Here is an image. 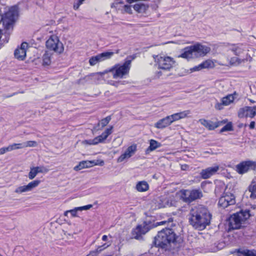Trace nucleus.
<instances>
[{"instance_id": "obj_34", "label": "nucleus", "mask_w": 256, "mask_h": 256, "mask_svg": "<svg viewBox=\"0 0 256 256\" xmlns=\"http://www.w3.org/2000/svg\"><path fill=\"white\" fill-rule=\"evenodd\" d=\"M249 190L251 192L250 197L256 198V183H254L249 188Z\"/></svg>"}, {"instance_id": "obj_43", "label": "nucleus", "mask_w": 256, "mask_h": 256, "mask_svg": "<svg viewBox=\"0 0 256 256\" xmlns=\"http://www.w3.org/2000/svg\"><path fill=\"white\" fill-rule=\"evenodd\" d=\"M10 146L12 147V150H18V149H20V148H23V146H22V143H20V144H10Z\"/></svg>"}, {"instance_id": "obj_20", "label": "nucleus", "mask_w": 256, "mask_h": 256, "mask_svg": "<svg viewBox=\"0 0 256 256\" xmlns=\"http://www.w3.org/2000/svg\"><path fill=\"white\" fill-rule=\"evenodd\" d=\"M200 122L203 126L208 128L209 130H213L218 127L222 124L226 122L223 121L214 122L210 120H200Z\"/></svg>"}, {"instance_id": "obj_55", "label": "nucleus", "mask_w": 256, "mask_h": 256, "mask_svg": "<svg viewBox=\"0 0 256 256\" xmlns=\"http://www.w3.org/2000/svg\"><path fill=\"white\" fill-rule=\"evenodd\" d=\"M68 212H68V210H67V211L65 212H64V216H67V214H68Z\"/></svg>"}, {"instance_id": "obj_3", "label": "nucleus", "mask_w": 256, "mask_h": 256, "mask_svg": "<svg viewBox=\"0 0 256 256\" xmlns=\"http://www.w3.org/2000/svg\"><path fill=\"white\" fill-rule=\"evenodd\" d=\"M210 51V48L200 43L186 47L179 57L187 60L196 58L206 56Z\"/></svg>"}, {"instance_id": "obj_5", "label": "nucleus", "mask_w": 256, "mask_h": 256, "mask_svg": "<svg viewBox=\"0 0 256 256\" xmlns=\"http://www.w3.org/2000/svg\"><path fill=\"white\" fill-rule=\"evenodd\" d=\"M18 16V8L15 6L6 8L4 14L0 10V24H2L5 28L9 29L17 20Z\"/></svg>"}, {"instance_id": "obj_11", "label": "nucleus", "mask_w": 256, "mask_h": 256, "mask_svg": "<svg viewBox=\"0 0 256 256\" xmlns=\"http://www.w3.org/2000/svg\"><path fill=\"white\" fill-rule=\"evenodd\" d=\"M113 126L106 128L102 134L94 138V139L87 140L83 142L84 144L89 145H96L99 143L102 142L112 133Z\"/></svg>"}, {"instance_id": "obj_17", "label": "nucleus", "mask_w": 256, "mask_h": 256, "mask_svg": "<svg viewBox=\"0 0 256 256\" xmlns=\"http://www.w3.org/2000/svg\"><path fill=\"white\" fill-rule=\"evenodd\" d=\"M40 180H36L30 182L26 186H20L17 188L14 192L16 194H22V192L31 191L33 188H36L40 184Z\"/></svg>"}, {"instance_id": "obj_23", "label": "nucleus", "mask_w": 256, "mask_h": 256, "mask_svg": "<svg viewBox=\"0 0 256 256\" xmlns=\"http://www.w3.org/2000/svg\"><path fill=\"white\" fill-rule=\"evenodd\" d=\"M111 117L108 116L104 118L94 128V130L96 131L99 130L106 126L110 122Z\"/></svg>"}, {"instance_id": "obj_52", "label": "nucleus", "mask_w": 256, "mask_h": 256, "mask_svg": "<svg viewBox=\"0 0 256 256\" xmlns=\"http://www.w3.org/2000/svg\"><path fill=\"white\" fill-rule=\"evenodd\" d=\"M5 153H6V150H5L4 147L0 148V154H4Z\"/></svg>"}, {"instance_id": "obj_32", "label": "nucleus", "mask_w": 256, "mask_h": 256, "mask_svg": "<svg viewBox=\"0 0 256 256\" xmlns=\"http://www.w3.org/2000/svg\"><path fill=\"white\" fill-rule=\"evenodd\" d=\"M238 252L244 256H256V250H238Z\"/></svg>"}, {"instance_id": "obj_8", "label": "nucleus", "mask_w": 256, "mask_h": 256, "mask_svg": "<svg viewBox=\"0 0 256 256\" xmlns=\"http://www.w3.org/2000/svg\"><path fill=\"white\" fill-rule=\"evenodd\" d=\"M156 62L158 64V68L162 70L158 72V77L162 75V70L169 71L174 66L175 64L174 60L170 56H156Z\"/></svg>"}, {"instance_id": "obj_57", "label": "nucleus", "mask_w": 256, "mask_h": 256, "mask_svg": "<svg viewBox=\"0 0 256 256\" xmlns=\"http://www.w3.org/2000/svg\"><path fill=\"white\" fill-rule=\"evenodd\" d=\"M2 120V118L0 116V122Z\"/></svg>"}, {"instance_id": "obj_12", "label": "nucleus", "mask_w": 256, "mask_h": 256, "mask_svg": "<svg viewBox=\"0 0 256 256\" xmlns=\"http://www.w3.org/2000/svg\"><path fill=\"white\" fill-rule=\"evenodd\" d=\"M256 168V162L248 160L240 162L236 166V171L240 174H243L249 170H254Z\"/></svg>"}, {"instance_id": "obj_14", "label": "nucleus", "mask_w": 256, "mask_h": 256, "mask_svg": "<svg viewBox=\"0 0 256 256\" xmlns=\"http://www.w3.org/2000/svg\"><path fill=\"white\" fill-rule=\"evenodd\" d=\"M104 162L103 160H84L82 161L74 168V170H78L84 168H90L93 166L100 165L103 166Z\"/></svg>"}, {"instance_id": "obj_41", "label": "nucleus", "mask_w": 256, "mask_h": 256, "mask_svg": "<svg viewBox=\"0 0 256 256\" xmlns=\"http://www.w3.org/2000/svg\"><path fill=\"white\" fill-rule=\"evenodd\" d=\"M38 173H46L48 171V170L44 166H40L34 167Z\"/></svg>"}, {"instance_id": "obj_36", "label": "nucleus", "mask_w": 256, "mask_h": 256, "mask_svg": "<svg viewBox=\"0 0 256 256\" xmlns=\"http://www.w3.org/2000/svg\"><path fill=\"white\" fill-rule=\"evenodd\" d=\"M100 62L101 61L98 54L92 57L89 60V62L90 66H94Z\"/></svg>"}, {"instance_id": "obj_18", "label": "nucleus", "mask_w": 256, "mask_h": 256, "mask_svg": "<svg viewBox=\"0 0 256 256\" xmlns=\"http://www.w3.org/2000/svg\"><path fill=\"white\" fill-rule=\"evenodd\" d=\"M28 44L24 42L21 44L20 47L16 48L14 51V56L19 60H24L26 56V48Z\"/></svg>"}, {"instance_id": "obj_2", "label": "nucleus", "mask_w": 256, "mask_h": 256, "mask_svg": "<svg viewBox=\"0 0 256 256\" xmlns=\"http://www.w3.org/2000/svg\"><path fill=\"white\" fill-rule=\"evenodd\" d=\"M180 240V238L172 229L166 228L158 232L154 243L156 248L160 247L166 250L174 248Z\"/></svg>"}, {"instance_id": "obj_21", "label": "nucleus", "mask_w": 256, "mask_h": 256, "mask_svg": "<svg viewBox=\"0 0 256 256\" xmlns=\"http://www.w3.org/2000/svg\"><path fill=\"white\" fill-rule=\"evenodd\" d=\"M171 122L168 116L158 120L155 124L154 126L158 128H164L171 124Z\"/></svg>"}, {"instance_id": "obj_49", "label": "nucleus", "mask_w": 256, "mask_h": 256, "mask_svg": "<svg viewBox=\"0 0 256 256\" xmlns=\"http://www.w3.org/2000/svg\"><path fill=\"white\" fill-rule=\"evenodd\" d=\"M254 126H255V122L254 121L251 122L250 123V124L249 126L250 128L254 129Z\"/></svg>"}, {"instance_id": "obj_9", "label": "nucleus", "mask_w": 256, "mask_h": 256, "mask_svg": "<svg viewBox=\"0 0 256 256\" xmlns=\"http://www.w3.org/2000/svg\"><path fill=\"white\" fill-rule=\"evenodd\" d=\"M180 199L186 203H190L202 196V194L198 190H182L180 192Z\"/></svg>"}, {"instance_id": "obj_7", "label": "nucleus", "mask_w": 256, "mask_h": 256, "mask_svg": "<svg viewBox=\"0 0 256 256\" xmlns=\"http://www.w3.org/2000/svg\"><path fill=\"white\" fill-rule=\"evenodd\" d=\"M249 210H240L232 215L229 218L230 229H239L244 226L246 221L250 218Z\"/></svg>"}, {"instance_id": "obj_24", "label": "nucleus", "mask_w": 256, "mask_h": 256, "mask_svg": "<svg viewBox=\"0 0 256 256\" xmlns=\"http://www.w3.org/2000/svg\"><path fill=\"white\" fill-rule=\"evenodd\" d=\"M230 50L236 55H239L244 50V46L242 44H232L230 48Z\"/></svg>"}, {"instance_id": "obj_26", "label": "nucleus", "mask_w": 256, "mask_h": 256, "mask_svg": "<svg viewBox=\"0 0 256 256\" xmlns=\"http://www.w3.org/2000/svg\"><path fill=\"white\" fill-rule=\"evenodd\" d=\"M136 189L140 192H146L148 190L149 186L146 181H140L136 185Z\"/></svg>"}, {"instance_id": "obj_51", "label": "nucleus", "mask_w": 256, "mask_h": 256, "mask_svg": "<svg viewBox=\"0 0 256 256\" xmlns=\"http://www.w3.org/2000/svg\"><path fill=\"white\" fill-rule=\"evenodd\" d=\"M235 59H236V60H237V61H238V64H240V63L242 62V61L240 60V59H238V58H234L232 59V60H231V61H230V62H232V64H234L235 63L234 62H232V61H234V60Z\"/></svg>"}, {"instance_id": "obj_35", "label": "nucleus", "mask_w": 256, "mask_h": 256, "mask_svg": "<svg viewBox=\"0 0 256 256\" xmlns=\"http://www.w3.org/2000/svg\"><path fill=\"white\" fill-rule=\"evenodd\" d=\"M202 68H212L214 66V64L210 60H206L202 64H200Z\"/></svg>"}, {"instance_id": "obj_13", "label": "nucleus", "mask_w": 256, "mask_h": 256, "mask_svg": "<svg viewBox=\"0 0 256 256\" xmlns=\"http://www.w3.org/2000/svg\"><path fill=\"white\" fill-rule=\"evenodd\" d=\"M235 203L236 200L234 195L230 194H226L224 196L220 197L218 200V205L220 207L225 208L228 206L234 204Z\"/></svg>"}, {"instance_id": "obj_15", "label": "nucleus", "mask_w": 256, "mask_h": 256, "mask_svg": "<svg viewBox=\"0 0 256 256\" xmlns=\"http://www.w3.org/2000/svg\"><path fill=\"white\" fill-rule=\"evenodd\" d=\"M256 115V106H245L240 108L238 116L240 118L249 117L253 118Z\"/></svg>"}, {"instance_id": "obj_28", "label": "nucleus", "mask_w": 256, "mask_h": 256, "mask_svg": "<svg viewBox=\"0 0 256 256\" xmlns=\"http://www.w3.org/2000/svg\"><path fill=\"white\" fill-rule=\"evenodd\" d=\"M236 93L234 92L233 94H228L226 96L222 98V102H223V104H224V106H228L232 103L236 98Z\"/></svg>"}, {"instance_id": "obj_38", "label": "nucleus", "mask_w": 256, "mask_h": 256, "mask_svg": "<svg viewBox=\"0 0 256 256\" xmlns=\"http://www.w3.org/2000/svg\"><path fill=\"white\" fill-rule=\"evenodd\" d=\"M108 246L106 245V244L104 245L99 246L97 249L96 251H93L91 252H90L87 256H96V255L97 252L101 251L102 250L106 248Z\"/></svg>"}, {"instance_id": "obj_19", "label": "nucleus", "mask_w": 256, "mask_h": 256, "mask_svg": "<svg viewBox=\"0 0 256 256\" xmlns=\"http://www.w3.org/2000/svg\"><path fill=\"white\" fill-rule=\"evenodd\" d=\"M219 166L216 165L202 170L200 174L203 178L206 179L213 176L218 170Z\"/></svg>"}, {"instance_id": "obj_30", "label": "nucleus", "mask_w": 256, "mask_h": 256, "mask_svg": "<svg viewBox=\"0 0 256 256\" xmlns=\"http://www.w3.org/2000/svg\"><path fill=\"white\" fill-rule=\"evenodd\" d=\"M52 54L49 51H46L42 56V64L44 66H48L51 62Z\"/></svg>"}, {"instance_id": "obj_16", "label": "nucleus", "mask_w": 256, "mask_h": 256, "mask_svg": "<svg viewBox=\"0 0 256 256\" xmlns=\"http://www.w3.org/2000/svg\"><path fill=\"white\" fill-rule=\"evenodd\" d=\"M137 150V146L134 144L128 146L124 153L122 154L118 158L117 162H121L125 160H128L132 156Z\"/></svg>"}, {"instance_id": "obj_54", "label": "nucleus", "mask_w": 256, "mask_h": 256, "mask_svg": "<svg viewBox=\"0 0 256 256\" xmlns=\"http://www.w3.org/2000/svg\"><path fill=\"white\" fill-rule=\"evenodd\" d=\"M248 100L252 104L253 103H254L255 102V101H254V100H251V99H248Z\"/></svg>"}, {"instance_id": "obj_1", "label": "nucleus", "mask_w": 256, "mask_h": 256, "mask_svg": "<svg viewBox=\"0 0 256 256\" xmlns=\"http://www.w3.org/2000/svg\"><path fill=\"white\" fill-rule=\"evenodd\" d=\"M212 215L206 208L198 206L190 210L188 214V221L194 228L202 230L210 222Z\"/></svg>"}, {"instance_id": "obj_53", "label": "nucleus", "mask_w": 256, "mask_h": 256, "mask_svg": "<svg viewBox=\"0 0 256 256\" xmlns=\"http://www.w3.org/2000/svg\"><path fill=\"white\" fill-rule=\"evenodd\" d=\"M102 240L103 241H106L108 240V236L106 235H104L102 237Z\"/></svg>"}, {"instance_id": "obj_25", "label": "nucleus", "mask_w": 256, "mask_h": 256, "mask_svg": "<svg viewBox=\"0 0 256 256\" xmlns=\"http://www.w3.org/2000/svg\"><path fill=\"white\" fill-rule=\"evenodd\" d=\"M148 8V5L138 3L134 6V9L138 13H145Z\"/></svg>"}, {"instance_id": "obj_10", "label": "nucleus", "mask_w": 256, "mask_h": 256, "mask_svg": "<svg viewBox=\"0 0 256 256\" xmlns=\"http://www.w3.org/2000/svg\"><path fill=\"white\" fill-rule=\"evenodd\" d=\"M46 46L50 50H53L59 54L64 51L63 44L56 36H52L47 40Z\"/></svg>"}, {"instance_id": "obj_33", "label": "nucleus", "mask_w": 256, "mask_h": 256, "mask_svg": "<svg viewBox=\"0 0 256 256\" xmlns=\"http://www.w3.org/2000/svg\"><path fill=\"white\" fill-rule=\"evenodd\" d=\"M114 52H106L98 54V55L100 57V61L102 62L103 60L110 58L114 55Z\"/></svg>"}, {"instance_id": "obj_42", "label": "nucleus", "mask_w": 256, "mask_h": 256, "mask_svg": "<svg viewBox=\"0 0 256 256\" xmlns=\"http://www.w3.org/2000/svg\"><path fill=\"white\" fill-rule=\"evenodd\" d=\"M232 130V124L231 122H228L220 130V132H222L226 131H230Z\"/></svg>"}, {"instance_id": "obj_46", "label": "nucleus", "mask_w": 256, "mask_h": 256, "mask_svg": "<svg viewBox=\"0 0 256 256\" xmlns=\"http://www.w3.org/2000/svg\"><path fill=\"white\" fill-rule=\"evenodd\" d=\"M78 207L75 208H74L69 210L68 212L71 214L72 216L75 217L77 216L78 211H80L79 209H78Z\"/></svg>"}, {"instance_id": "obj_22", "label": "nucleus", "mask_w": 256, "mask_h": 256, "mask_svg": "<svg viewBox=\"0 0 256 256\" xmlns=\"http://www.w3.org/2000/svg\"><path fill=\"white\" fill-rule=\"evenodd\" d=\"M188 114H189L188 111H184L182 112L174 114L170 116H168L171 123H172L175 121L186 118Z\"/></svg>"}, {"instance_id": "obj_37", "label": "nucleus", "mask_w": 256, "mask_h": 256, "mask_svg": "<svg viewBox=\"0 0 256 256\" xmlns=\"http://www.w3.org/2000/svg\"><path fill=\"white\" fill-rule=\"evenodd\" d=\"M23 148L26 147H34L37 146V142L36 141L30 140L24 143H22Z\"/></svg>"}, {"instance_id": "obj_56", "label": "nucleus", "mask_w": 256, "mask_h": 256, "mask_svg": "<svg viewBox=\"0 0 256 256\" xmlns=\"http://www.w3.org/2000/svg\"><path fill=\"white\" fill-rule=\"evenodd\" d=\"M119 52H120V50H116V54H118V53H119Z\"/></svg>"}, {"instance_id": "obj_50", "label": "nucleus", "mask_w": 256, "mask_h": 256, "mask_svg": "<svg viewBox=\"0 0 256 256\" xmlns=\"http://www.w3.org/2000/svg\"><path fill=\"white\" fill-rule=\"evenodd\" d=\"M4 149L6 150V152H8L12 151V147H11L10 145H9L7 147H4Z\"/></svg>"}, {"instance_id": "obj_39", "label": "nucleus", "mask_w": 256, "mask_h": 256, "mask_svg": "<svg viewBox=\"0 0 256 256\" xmlns=\"http://www.w3.org/2000/svg\"><path fill=\"white\" fill-rule=\"evenodd\" d=\"M38 172H37L36 170L35 169L34 167L31 168L30 170V172L28 174V178L30 180L34 179Z\"/></svg>"}, {"instance_id": "obj_27", "label": "nucleus", "mask_w": 256, "mask_h": 256, "mask_svg": "<svg viewBox=\"0 0 256 256\" xmlns=\"http://www.w3.org/2000/svg\"><path fill=\"white\" fill-rule=\"evenodd\" d=\"M162 144L158 141L154 140H150V146L146 150V153L153 151L157 148H160Z\"/></svg>"}, {"instance_id": "obj_4", "label": "nucleus", "mask_w": 256, "mask_h": 256, "mask_svg": "<svg viewBox=\"0 0 256 256\" xmlns=\"http://www.w3.org/2000/svg\"><path fill=\"white\" fill-rule=\"evenodd\" d=\"M131 63L132 60H126L122 64H116L108 70L96 74L102 76L108 72H111L114 79L123 78L128 75L131 67Z\"/></svg>"}, {"instance_id": "obj_45", "label": "nucleus", "mask_w": 256, "mask_h": 256, "mask_svg": "<svg viewBox=\"0 0 256 256\" xmlns=\"http://www.w3.org/2000/svg\"><path fill=\"white\" fill-rule=\"evenodd\" d=\"M224 106V104H223V102H217L214 106V108L216 110H221L223 109Z\"/></svg>"}, {"instance_id": "obj_44", "label": "nucleus", "mask_w": 256, "mask_h": 256, "mask_svg": "<svg viewBox=\"0 0 256 256\" xmlns=\"http://www.w3.org/2000/svg\"><path fill=\"white\" fill-rule=\"evenodd\" d=\"M84 0H77V1L74 3V8L75 10H78Z\"/></svg>"}, {"instance_id": "obj_31", "label": "nucleus", "mask_w": 256, "mask_h": 256, "mask_svg": "<svg viewBox=\"0 0 256 256\" xmlns=\"http://www.w3.org/2000/svg\"><path fill=\"white\" fill-rule=\"evenodd\" d=\"M225 246V244L222 242H215L210 248L211 251L212 252H216L223 248Z\"/></svg>"}, {"instance_id": "obj_48", "label": "nucleus", "mask_w": 256, "mask_h": 256, "mask_svg": "<svg viewBox=\"0 0 256 256\" xmlns=\"http://www.w3.org/2000/svg\"><path fill=\"white\" fill-rule=\"evenodd\" d=\"M202 67L201 66V64H200L199 65L197 66H194V68H192L190 69V70L192 72H196V71H199L201 70H202Z\"/></svg>"}, {"instance_id": "obj_47", "label": "nucleus", "mask_w": 256, "mask_h": 256, "mask_svg": "<svg viewBox=\"0 0 256 256\" xmlns=\"http://www.w3.org/2000/svg\"><path fill=\"white\" fill-rule=\"evenodd\" d=\"M92 204H88L86 206L78 207V209H79L80 211L88 210L92 208Z\"/></svg>"}, {"instance_id": "obj_29", "label": "nucleus", "mask_w": 256, "mask_h": 256, "mask_svg": "<svg viewBox=\"0 0 256 256\" xmlns=\"http://www.w3.org/2000/svg\"><path fill=\"white\" fill-rule=\"evenodd\" d=\"M172 198L171 197L169 198H162L160 200L162 203L160 204V207H166L170 206L173 205Z\"/></svg>"}, {"instance_id": "obj_6", "label": "nucleus", "mask_w": 256, "mask_h": 256, "mask_svg": "<svg viewBox=\"0 0 256 256\" xmlns=\"http://www.w3.org/2000/svg\"><path fill=\"white\" fill-rule=\"evenodd\" d=\"M172 218H169L168 220L158 222L155 224H153L150 221L144 222L142 224L137 226L135 228L132 229V237L136 240H140L142 238V234H146L153 227L172 222Z\"/></svg>"}, {"instance_id": "obj_40", "label": "nucleus", "mask_w": 256, "mask_h": 256, "mask_svg": "<svg viewBox=\"0 0 256 256\" xmlns=\"http://www.w3.org/2000/svg\"><path fill=\"white\" fill-rule=\"evenodd\" d=\"M122 13H127L129 14H132L131 6L127 4L124 5L122 9Z\"/></svg>"}]
</instances>
